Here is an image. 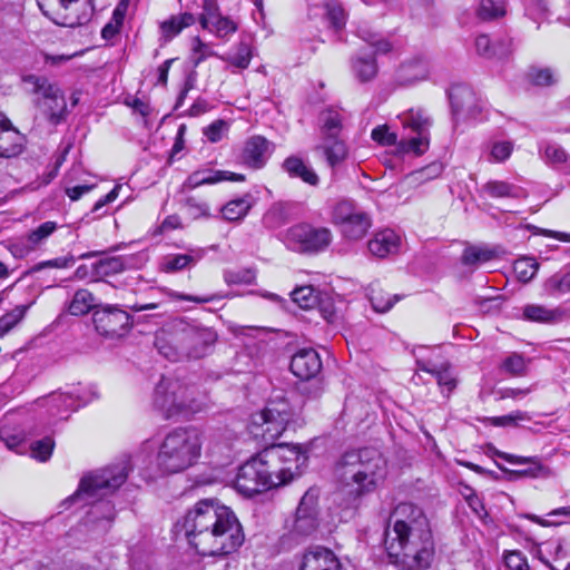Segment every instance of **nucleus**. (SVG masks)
Segmentation results:
<instances>
[{
  "instance_id": "63",
  "label": "nucleus",
  "mask_w": 570,
  "mask_h": 570,
  "mask_svg": "<svg viewBox=\"0 0 570 570\" xmlns=\"http://www.w3.org/2000/svg\"><path fill=\"white\" fill-rule=\"evenodd\" d=\"M529 78L535 86H550L556 81L550 68H532Z\"/></svg>"
},
{
  "instance_id": "57",
  "label": "nucleus",
  "mask_w": 570,
  "mask_h": 570,
  "mask_svg": "<svg viewBox=\"0 0 570 570\" xmlns=\"http://www.w3.org/2000/svg\"><path fill=\"white\" fill-rule=\"evenodd\" d=\"M399 299V295L391 296L390 294H384L383 292H373L370 297L372 307L379 313L389 312Z\"/></svg>"
},
{
  "instance_id": "1",
  "label": "nucleus",
  "mask_w": 570,
  "mask_h": 570,
  "mask_svg": "<svg viewBox=\"0 0 570 570\" xmlns=\"http://www.w3.org/2000/svg\"><path fill=\"white\" fill-rule=\"evenodd\" d=\"M190 546L202 556H226L245 540L234 511L217 499H203L187 511L181 524Z\"/></svg>"
},
{
  "instance_id": "16",
  "label": "nucleus",
  "mask_w": 570,
  "mask_h": 570,
  "mask_svg": "<svg viewBox=\"0 0 570 570\" xmlns=\"http://www.w3.org/2000/svg\"><path fill=\"white\" fill-rule=\"evenodd\" d=\"M216 341L217 334L215 331L184 318L185 360L204 357Z\"/></svg>"
},
{
  "instance_id": "60",
  "label": "nucleus",
  "mask_w": 570,
  "mask_h": 570,
  "mask_svg": "<svg viewBox=\"0 0 570 570\" xmlns=\"http://www.w3.org/2000/svg\"><path fill=\"white\" fill-rule=\"evenodd\" d=\"M56 229L57 224L55 222H45L36 229L29 233L28 242L31 244L32 247H35L42 240L48 238Z\"/></svg>"
},
{
  "instance_id": "7",
  "label": "nucleus",
  "mask_w": 570,
  "mask_h": 570,
  "mask_svg": "<svg viewBox=\"0 0 570 570\" xmlns=\"http://www.w3.org/2000/svg\"><path fill=\"white\" fill-rule=\"evenodd\" d=\"M154 411L164 420L189 421L212 407L207 394H155Z\"/></svg>"
},
{
  "instance_id": "8",
  "label": "nucleus",
  "mask_w": 570,
  "mask_h": 570,
  "mask_svg": "<svg viewBox=\"0 0 570 570\" xmlns=\"http://www.w3.org/2000/svg\"><path fill=\"white\" fill-rule=\"evenodd\" d=\"M404 128H410L415 136L402 138L399 142V153L423 155L430 146V127L432 119L423 108H411L400 116Z\"/></svg>"
},
{
  "instance_id": "4",
  "label": "nucleus",
  "mask_w": 570,
  "mask_h": 570,
  "mask_svg": "<svg viewBox=\"0 0 570 570\" xmlns=\"http://www.w3.org/2000/svg\"><path fill=\"white\" fill-rule=\"evenodd\" d=\"M203 448V432L197 426L171 429L161 440L156 456L157 468L167 474L179 473L195 465Z\"/></svg>"
},
{
  "instance_id": "3",
  "label": "nucleus",
  "mask_w": 570,
  "mask_h": 570,
  "mask_svg": "<svg viewBox=\"0 0 570 570\" xmlns=\"http://www.w3.org/2000/svg\"><path fill=\"white\" fill-rule=\"evenodd\" d=\"M384 546L390 562L401 570H426L435 553L431 527L422 523L417 528L385 534Z\"/></svg>"
},
{
  "instance_id": "27",
  "label": "nucleus",
  "mask_w": 570,
  "mask_h": 570,
  "mask_svg": "<svg viewBox=\"0 0 570 570\" xmlns=\"http://www.w3.org/2000/svg\"><path fill=\"white\" fill-rule=\"evenodd\" d=\"M401 238L392 229H384L374 235L367 247L372 255L384 258L396 254L400 249Z\"/></svg>"
},
{
  "instance_id": "28",
  "label": "nucleus",
  "mask_w": 570,
  "mask_h": 570,
  "mask_svg": "<svg viewBox=\"0 0 570 570\" xmlns=\"http://www.w3.org/2000/svg\"><path fill=\"white\" fill-rule=\"evenodd\" d=\"M493 454L500 459L505 460L507 462H509L511 464H529V468H527V469L509 471V473L512 475L537 478L543 471L542 464L535 456H518L514 454H509V453L499 451L497 449H493ZM497 466L501 471L508 472V470L504 469L501 464L497 463Z\"/></svg>"
},
{
  "instance_id": "49",
  "label": "nucleus",
  "mask_w": 570,
  "mask_h": 570,
  "mask_svg": "<svg viewBox=\"0 0 570 570\" xmlns=\"http://www.w3.org/2000/svg\"><path fill=\"white\" fill-rule=\"evenodd\" d=\"M476 13L481 20H493L505 14V6L502 1L481 0Z\"/></svg>"
},
{
  "instance_id": "41",
  "label": "nucleus",
  "mask_w": 570,
  "mask_h": 570,
  "mask_svg": "<svg viewBox=\"0 0 570 570\" xmlns=\"http://www.w3.org/2000/svg\"><path fill=\"white\" fill-rule=\"evenodd\" d=\"M125 269V263L120 256L105 257L96 262L91 267V276L95 281L121 273Z\"/></svg>"
},
{
  "instance_id": "44",
  "label": "nucleus",
  "mask_w": 570,
  "mask_h": 570,
  "mask_svg": "<svg viewBox=\"0 0 570 570\" xmlns=\"http://www.w3.org/2000/svg\"><path fill=\"white\" fill-rule=\"evenodd\" d=\"M196 21L193 13L185 12L179 16L171 17L161 23V30L167 40L177 36L184 28L194 24Z\"/></svg>"
},
{
  "instance_id": "30",
  "label": "nucleus",
  "mask_w": 570,
  "mask_h": 570,
  "mask_svg": "<svg viewBox=\"0 0 570 570\" xmlns=\"http://www.w3.org/2000/svg\"><path fill=\"white\" fill-rule=\"evenodd\" d=\"M354 77L362 83L374 80L379 72L375 55L357 53L351 60Z\"/></svg>"
},
{
  "instance_id": "36",
  "label": "nucleus",
  "mask_w": 570,
  "mask_h": 570,
  "mask_svg": "<svg viewBox=\"0 0 570 570\" xmlns=\"http://www.w3.org/2000/svg\"><path fill=\"white\" fill-rule=\"evenodd\" d=\"M99 306L100 304L97 303V298L91 292L80 288L73 294L68 311L71 315L81 316L97 309Z\"/></svg>"
},
{
  "instance_id": "61",
  "label": "nucleus",
  "mask_w": 570,
  "mask_h": 570,
  "mask_svg": "<svg viewBox=\"0 0 570 570\" xmlns=\"http://www.w3.org/2000/svg\"><path fill=\"white\" fill-rule=\"evenodd\" d=\"M504 563L509 570H530L527 557L519 550L505 551Z\"/></svg>"
},
{
  "instance_id": "2",
  "label": "nucleus",
  "mask_w": 570,
  "mask_h": 570,
  "mask_svg": "<svg viewBox=\"0 0 570 570\" xmlns=\"http://www.w3.org/2000/svg\"><path fill=\"white\" fill-rule=\"evenodd\" d=\"M386 473V461L374 448L346 451L334 468L337 483L353 499H361L375 492Z\"/></svg>"
},
{
  "instance_id": "17",
  "label": "nucleus",
  "mask_w": 570,
  "mask_h": 570,
  "mask_svg": "<svg viewBox=\"0 0 570 570\" xmlns=\"http://www.w3.org/2000/svg\"><path fill=\"white\" fill-rule=\"evenodd\" d=\"M258 459V455L244 463L237 473L235 487L238 492L246 497H253L264 490H268L266 471Z\"/></svg>"
},
{
  "instance_id": "6",
  "label": "nucleus",
  "mask_w": 570,
  "mask_h": 570,
  "mask_svg": "<svg viewBox=\"0 0 570 570\" xmlns=\"http://www.w3.org/2000/svg\"><path fill=\"white\" fill-rule=\"evenodd\" d=\"M127 478L128 466L125 462L94 471L81 478L78 490L68 497L62 504L69 508L77 502L90 503L114 493L125 483Z\"/></svg>"
},
{
  "instance_id": "21",
  "label": "nucleus",
  "mask_w": 570,
  "mask_h": 570,
  "mask_svg": "<svg viewBox=\"0 0 570 570\" xmlns=\"http://www.w3.org/2000/svg\"><path fill=\"white\" fill-rule=\"evenodd\" d=\"M322 361L314 348H302L291 360L292 373L303 381L314 379L322 370Z\"/></svg>"
},
{
  "instance_id": "5",
  "label": "nucleus",
  "mask_w": 570,
  "mask_h": 570,
  "mask_svg": "<svg viewBox=\"0 0 570 570\" xmlns=\"http://www.w3.org/2000/svg\"><path fill=\"white\" fill-rule=\"evenodd\" d=\"M257 455L271 489L285 485L299 476L308 460L299 446L285 443L267 446Z\"/></svg>"
},
{
  "instance_id": "26",
  "label": "nucleus",
  "mask_w": 570,
  "mask_h": 570,
  "mask_svg": "<svg viewBox=\"0 0 570 570\" xmlns=\"http://www.w3.org/2000/svg\"><path fill=\"white\" fill-rule=\"evenodd\" d=\"M476 52L488 59H504L512 51V41L509 38L499 37L491 40L487 35H480L475 39Z\"/></svg>"
},
{
  "instance_id": "37",
  "label": "nucleus",
  "mask_w": 570,
  "mask_h": 570,
  "mask_svg": "<svg viewBox=\"0 0 570 570\" xmlns=\"http://www.w3.org/2000/svg\"><path fill=\"white\" fill-rule=\"evenodd\" d=\"M253 206L252 195L246 194L239 198L229 200L222 207V215L226 220L237 222L243 219Z\"/></svg>"
},
{
  "instance_id": "51",
  "label": "nucleus",
  "mask_w": 570,
  "mask_h": 570,
  "mask_svg": "<svg viewBox=\"0 0 570 570\" xmlns=\"http://www.w3.org/2000/svg\"><path fill=\"white\" fill-rule=\"evenodd\" d=\"M28 306L18 305L0 317V337L10 332L23 317Z\"/></svg>"
},
{
  "instance_id": "24",
  "label": "nucleus",
  "mask_w": 570,
  "mask_h": 570,
  "mask_svg": "<svg viewBox=\"0 0 570 570\" xmlns=\"http://www.w3.org/2000/svg\"><path fill=\"white\" fill-rule=\"evenodd\" d=\"M224 180L244 181L243 174H236L227 170H215L212 168H200L193 171L185 180L183 187L186 189H195L203 185H214Z\"/></svg>"
},
{
  "instance_id": "45",
  "label": "nucleus",
  "mask_w": 570,
  "mask_h": 570,
  "mask_svg": "<svg viewBox=\"0 0 570 570\" xmlns=\"http://www.w3.org/2000/svg\"><path fill=\"white\" fill-rule=\"evenodd\" d=\"M356 35L375 49L376 53H387L392 50L391 42L372 31L367 26H360Z\"/></svg>"
},
{
  "instance_id": "11",
  "label": "nucleus",
  "mask_w": 570,
  "mask_h": 570,
  "mask_svg": "<svg viewBox=\"0 0 570 570\" xmlns=\"http://www.w3.org/2000/svg\"><path fill=\"white\" fill-rule=\"evenodd\" d=\"M24 81L32 85V92L40 98V106L53 124L60 122L67 114V102L63 92L46 77L27 76Z\"/></svg>"
},
{
  "instance_id": "53",
  "label": "nucleus",
  "mask_w": 570,
  "mask_h": 570,
  "mask_svg": "<svg viewBox=\"0 0 570 570\" xmlns=\"http://www.w3.org/2000/svg\"><path fill=\"white\" fill-rule=\"evenodd\" d=\"M493 256L494 253L490 249L470 246L464 249L461 262L464 265H474L480 262H489Z\"/></svg>"
},
{
  "instance_id": "52",
  "label": "nucleus",
  "mask_w": 570,
  "mask_h": 570,
  "mask_svg": "<svg viewBox=\"0 0 570 570\" xmlns=\"http://www.w3.org/2000/svg\"><path fill=\"white\" fill-rule=\"evenodd\" d=\"M255 278L256 274L252 268L228 269L224 273V279L229 285H250L254 283Z\"/></svg>"
},
{
  "instance_id": "42",
  "label": "nucleus",
  "mask_w": 570,
  "mask_h": 570,
  "mask_svg": "<svg viewBox=\"0 0 570 570\" xmlns=\"http://www.w3.org/2000/svg\"><path fill=\"white\" fill-rule=\"evenodd\" d=\"M482 189L493 198H521L525 196V193L521 187L499 180L488 181Z\"/></svg>"
},
{
  "instance_id": "55",
  "label": "nucleus",
  "mask_w": 570,
  "mask_h": 570,
  "mask_svg": "<svg viewBox=\"0 0 570 570\" xmlns=\"http://www.w3.org/2000/svg\"><path fill=\"white\" fill-rule=\"evenodd\" d=\"M55 442L47 436L30 444L31 456L40 462H46L52 454Z\"/></svg>"
},
{
  "instance_id": "59",
  "label": "nucleus",
  "mask_w": 570,
  "mask_h": 570,
  "mask_svg": "<svg viewBox=\"0 0 570 570\" xmlns=\"http://www.w3.org/2000/svg\"><path fill=\"white\" fill-rule=\"evenodd\" d=\"M371 137L374 141L379 142L382 146H397V135L393 131H390L389 126H377L372 130Z\"/></svg>"
},
{
  "instance_id": "19",
  "label": "nucleus",
  "mask_w": 570,
  "mask_h": 570,
  "mask_svg": "<svg viewBox=\"0 0 570 570\" xmlns=\"http://www.w3.org/2000/svg\"><path fill=\"white\" fill-rule=\"evenodd\" d=\"M419 523H422L423 527L430 525L423 510L413 503L402 502L390 514L389 525L384 535L405 531L407 528H417Z\"/></svg>"
},
{
  "instance_id": "35",
  "label": "nucleus",
  "mask_w": 570,
  "mask_h": 570,
  "mask_svg": "<svg viewBox=\"0 0 570 570\" xmlns=\"http://www.w3.org/2000/svg\"><path fill=\"white\" fill-rule=\"evenodd\" d=\"M115 515V507L109 501H97L91 505L87 519L89 523L108 530Z\"/></svg>"
},
{
  "instance_id": "38",
  "label": "nucleus",
  "mask_w": 570,
  "mask_h": 570,
  "mask_svg": "<svg viewBox=\"0 0 570 570\" xmlns=\"http://www.w3.org/2000/svg\"><path fill=\"white\" fill-rule=\"evenodd\" d=\"M322 139L338 138L342 131V117L333 109L323 110L318 116Z\"/></svg>"
},
{
  "instance_id": "54",
  "label": "nucleus",
  "mask_w": 570,
  "mask_h": 570,
  "mask_svg": "<svg viewBox=\"0 0 570 570\" xmlns=\"http://www.w3.org/2000/svg\"><path fill=\"white\" fill-rule=\"evenodd\" d=\"M493 426H518L521 422L530 421L531 417L527 412L514 411L501 416H492L487 419Z\"/></svg>"
},
{
  "instance_id": "20",
  "label": "nucleus",
  "mask_w": 570,
  "mask_h": 570,
  "mask_svg": "<svg viewBox=\"0 0 570 570\" xmlns=\"http://www.w3.org/2000/svg\"><path fill=\"white\" fill-rule=\"evenodd\" d=\"M449 98L455 121L474 118L480 112L476 95L468 85L452 86Z\"/></svg>"
},
{
  "instance_id": "34",
  "label": "nucleus",
  "mask_w": 570,
  "mask_h": 570,
  "mask_svg": "<svg viewBox=\"0 0 570 570\" xmlns=\"http://www.w3.org/2000/svg\"><path fill=\"white\" fill-rule=\"evenodd\" d=\"M283 168L293 178H301L311 186L318 184L320 179L316 173L311 167L306 166L298 157H287L283 163Z\"/></svg>"
},
{
  "instance_id": "31",
  "label": "nucleus",
  "mask_w": 570,
  "mask_h": 570,
  "mask_svg": "<svg viewBox=\"0 0 570 570\" xmlns=\"http://www.w3.org/2000/svg\"><path fill=\"white\" fill-rule=\"evenodd\" d=\"M420 368L435 376L438 384L449 392L456 387V379L448 363L434 362L432 360H420Z\"/></svg>"
},
{
  "instance_id": "13",
  "label": "nucleus",
  "mask_w": 570,
  "mask_h": 570,
  "mask_svg": "<svg viewBox=\"0 0 570 570\" xmlns=\"http://www.w3.org/2000/svg\"><path fill=\"white\" fill-rule=\"evenodd\" d=\"M154 345L168 361H185L184 318H174L163 326L156 333Z\"/></svg>"
},
{
  "instance_id": "50",
  "label": "nucleus",
  "mask_w": 570,
  "mask_h": 570,
  "mask_svg": "<svg viewBox=\"0 0 570 570\" xmlns=\"http://www.w3.org/2000/svg\"><path fill=\"white\" fill-rule=\"evenodd\" d=\"M443 165L439 161L431 163L430 165L410 173L406 176L411 183H425L434 179L442 174Z\"/></svg>"
},
{
  "instance_id": "40",
  "label": "nucleus",
  "mask_w": 570,
  "mask_h": 570,
  "mask_svg": "<svg viewBox=\"0 0 570 570\" xmlns=\"http://www.w3.org/2000/svg\"><path fill=\"white\" fill-rule=\"evenodd\" d=\"M288 222V205L274 203L263 215L262 224L267 229H277Z\"/></svg>"
},
{
  "instance_id": "23",
  "label": "nucleus",
  "mask_w": 570,
  "mask_h": 570,
  "mask_svg": "<svg viewBox=\"0 0 570 570\" xmlns=\"http://www.w3.org/2000/svg\"><path fill=\"white\" fill-rule=\"evenodd\" d=\"M428 61L421 57L411 58L400 65L394 75L397 87H410L429 76Z\"/></svg>"
},
{
  "instance_id": "58",
  "label": "nucleus",
  "mask_w": 570,
  "mask_h": 570,
  "mask_svg": "<svg viewBox=\"0 0 570 570\" xmlns=\"http://www.w3.org/2000/svg\"><path fill=\"white\" fill-rule=\"evenodd\" d=\"M237 23L233 21L229 17H222L218 19L213 26H210L207 30L214 33L216 37L224 39L229 37L230 35L237 31Z\"/></svg>"
},
{
  "instance_id": "25",
  "label": "nucleus",
  "mask_w": 570,
  "mask_h": 570,
  "mask_svg": "<svg viewBox=\"0 0 570 570\" xmlns=\"http://www.w3.org/2000/svg\"><path fill=\"white\" fill-rule=\"evenodd\" d=\"M23 141V136L0 115V157L11 158L21 154Z\"/></svg>"
},
{
  "instance_id": "32",
  "label": "nucleus",
  "mask_w": 570,
  "mask_h": 570,
  "mask_svg": "<svg viewBox=\"0 0 570 570\" xmlns=\"http://www.w3.org/2000/svg\"><path fill=\"white\" fill-rule=\"evenodd\" d=\"M315 151L321 153L332 168L344 161L347 156L346 145L340 137L322 139V142L315 146Z\"/></svg>"
},
{
  "instance_id": "9",
  "label": "nucleus",
  "mask_w": 570,
  "mask_h": 570,
  "mask_svg": "<svg viewBox=\"0 0 570 570\" xmlns=\"http://www.w3.org/2000/svg\"><path fill=\"white\" fill-rule=\"evenodd\" d=\"M332 223L340 227L345 238L351 240L362 239L372 225L371 217L351 199H342L335 204L332 210Z\"/></svg>"
},
{
  "instance_id": "64",
  "label": "nucleus",
  "mask_w": 570,
  "mask_h": 570,
  "mask_svg": "<svg viewBox=\"0 0 570 570\" xmlns=\"http://www.w3.org/2000/svg\"><path fill=\"white\" fill-rule=\"evenodd\" d=\"M502 368L513 375L521 374L525 368V361L519 354H511L502 362Z\"/></svg>"
},
{
  "instance_id": "48",
  "label": "nucleus",
  "mask_w": 570,
  "mask_h": 570,
  "mask_svg": "<svg viewBox=\"0 0 570 570\" xmlns=\"http://www.w3.org/2000/svg\"><path fill=\"white\" fill-rule=\"evenodd\" d=\"M202 10L198 21L204 30L208 29L218 19L224 17L217 0H203Z\"/></svg>"
},
{
  "instance_id": "43",
  "label": "nucleus",
  "mask_w": 570,
  "mask_h": 570,
  "mask_svg": "<svg viewBox=\"0 0 570 570\" xmlns=\"http://www.w3.org/2000/svg\"><path fill=\"white\" fill-rule=\"evenodd\" d=\"M202 257L199 252L189 254H174L165 257L163 269L167 273H175L194 266Z\"/></svg>"
},
{
  "instance_id": "18",
  "label": "nucleus",
  "mask_w": 570,
  "mask_h": 570,
  "mask_svg": "<svg viewBox=\"0 0 570 570\" xmlns=\"http://www.w3.org/2000/svg\"><path fill=\"white\" fill-rule=\"evenodd\" d=\"M92 11L89 0H59V7L50 18L58 26L76 28L87 23Z\"/></svg>"
},
{
  "instance_id": "62",
  "label": "nucleus",
  "mask_w": 570,
  "mask_h": 570,
  "mask_svg": "<svg viewBox=\"0 0 570 570\" xmlns=\"http://www.w3.org/2000/svg\"><path fill=\"white\" fill-rule=\"evenodd\" d=\"M185 206H186L189 215L195 219L200 218V217L207 218L210 216L208 204L205 202H202L195 197L186 198Z\"/></svg>"
},
{
  "instance_id": "12",
  "label": "nucleus",
  "mask_w": 570,
  "mask_h": 570,
  "mask_svg": "<svg viewBox=\"0 0 570 570\" xmlns=\"http://www.w3.org/2000/svg\"><path fill=\"white\" fill-rule=\"evenodd\" d=\"M295 412L296 409L285 396L277 395L268 401L264 410L254 415L253 422L256 425L266 424L267 428L264 433L277 438L285 431L286 424L292 420Z\"/></svg>"
},
{
  "instance_id": "39",
  "label": "nucleus",
  "mask_w": 570,
  "mask_h": 570,
  "mask_svg": "<svg viewBox=\"0 0 570 570\" xmlns=\"http://www.w3.org/2000/svg\"><path fill=\"white\" fill-rule=\"evenodd\" d=\"M543 287L547 294L553 297L570 294V266L551 275Z\"/></svg>"
},
{
  "instance_id": "33",
  "label": "nucleus",
  "mask_w": 570,
  "mask_h": 570,
  "mask_svg": "<svg viewBox=\"0 0 570 570\" xmlns=\"http://www.w3.org/2000/svg\"><path fill=\"white\" fill-rule=\"evenodd\" d=\"M564 316L561 308H547L543 305L529 304L523 308V317L530 322L554 324L560 322Z\"/></svg>"
},
{
  "instance_id": "22",
  "label": "nucleus",
  "mask_w": 570,
  "mask_h": 570,
  "mask_svg": "<svg viewBox=\"0 0 570 570\" xmlns=\"http://www.w3.org/2000/svg\"><path fill=\"white\" fill-rule=\"evenodd\" d=\"M299 570H342V564L332 550L315 546L303 554Z\"/></svg>"
},
{
  "instance_id": "56",
  "label": "nucleus",
  "mask_w": 570,
  "mask_h": 570,
  "mask_svg": "<svg viewBox=\"0 0 570 570\" xmlns=\"http://www.w3.org/2000/svg\"><path fill=\"white\" fill-rule=\"evenodd\" d=\"M0 439L3 441L8 449L18 453H22L24 451L20 450L21 446L24 448L26 442V435L22 431L11 433V431L6 425H2L0 428Z\"/></svg>"
},
{
  "instance_id": "14",
  "label": "nucleus",
  "mask_w": 570,
  "mask_h": 570,
  "mask_svg": "<svg viewBox=\"0 0 570 570\" xmlns=\"http://www.w3.org/2000/svg\"><path fill=\"white\" fill-rule=\"evenodd\" d=\"M92 322L96 331L105 337L122 336L131 327V316L116 305H100L94 311Z\"/></svg>"
},
{
  "instance_id": "47",
  "label": "nucleus",
  "mask_w": 570,
  "mask_h": 570,
  "mask_svg": "<svg viewBox=\"0 0 570 570\" xmlns=\"http://www.w3.org/2000/svg\"><path fill=\"white\" fill-rule=\"evenodd\" d=\"M293 302L301 308H313L318 302L317 292L313 286H301L291 293Z\"/></svg>"
},
{
  "instance_id": "46",
  "label": "nucleus",
  "mask_w": 570,
  "mask_h": 570,
  "mask_svg": "<svg viewBox=\"0 0 570 570\" xmlns=\"http://www.w3.org/2000/svg\"><path fill=\"white\" fill-rule=\"evenodd\" d=\"M539 269V263L533 257L518 258L513 264L517 278L522 283L530 282Z\"/></svg>"
},
{
  "instance_id": "29",
  "label": "nucleus",
  "mask_w": 570,
  "mask_h": 570,
  "mask_svg": "<svg viewBox=\"0 0 570 570\" xmlns=\"http://www.w3.org/2000/svg\"><path fill=\"white\" fill-rule=\"evenodd\" d=\"M268 140L262 136L249 138L243 149L242 159L248 167L262 168L267 160Z\"/></svg>"
},
{
  "instance_id": "10",
  "label": "nucleus",
  "mask_w": 570,
  "mask_h": 570,
  "mask_svg": "<svg viewBox=\"0 0 570 570\" xmlns=\"http://www.w3.org/2000/svg\"><path fill=\"white\" fill-rule=\"evenodd\" d=\"M286 242L303 253H320L325 250L333 240L327 227H315L302 223L289 227L285 234Z\"/></svg>"
},
{
  "instance_id": "15",
  "label": "nucleus",
  "mask_w": 570,
  "mask_h": 570,
  "mask_svg": "<svg viewBox=\"0 0 570 570\" xmlns=\"http://www.w3.org/2000/svg\"><path fill=\"white\" fill-rule=\"evenodd\" d=\"M318 528L317 498L306 492L296 509L288 534L296 541L305 540L312 537Z\"/></svg>"
}]
</instances>
